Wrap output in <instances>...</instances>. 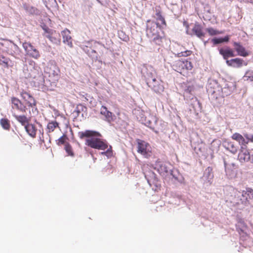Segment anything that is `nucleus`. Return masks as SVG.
Listing matches in <instances>:
<instances>
[{"mask_svg": "<svg viewBox=\"0 0 253 253\" xmlns=\"http://www.w3.org/2000/svg\"><path fill=\"white\" fill-rule=\"evenodd\" d=\"M203 177L205 181L209 184H211L214 178L213 169L211 167H208L204 171Z\"/></svg>", "mask_w": 253, "mask_h": 253, "instance_id": "obj_17", "label": "nucleus"}, {"mask_svg": "<svg viewBox=\"0 0 253 253\" xmlns=\"http://www.w3.org/2000/svg\"><path fill=\"white\" fill-rule=\"evenodd\" d=\"M11 107L23 113L27 114L29 109L20 99L15 97L11 98Z\"/></svg>", "mask_w": 253, "mask_h": 253, "instance_id": "obj_12", "label": "nucleus"}, {"mask_svg": "<svg viewBox=\"0 0 253 253\" xmlns=\"http://www.w3.org/2000/svg\"><path fill=\"white\" fill-rule=\"evenodd\" d=\"M97 44H101L99 42L88 41L86 42V45L83 47V50L90 56H95L97 57V52L94 49Z\"/></svg>", "mask_w": 253, "mask_h": 253, "instance_id": "obj_13", "label": "nucleus"}, {"mask_svg": "<svg viewBox=\"0 0 253 253\" xmlns=\"http://www.w3.org/2000/svg\"><path fill=\"white\" fill-rule=\"evenodd\" d=\"M63 118H64V119L65 120H66V118H65V117H63Z\"/></svg>", "mask_w": 253, "mask_h": 253, "instance_id": "obj_53", "label": "nucleus"}, {"mask_svg": "<svg viewBox=\"0 0 253 253\" xmlns=\"http://www.w3.org/2000/svg\"><path fill=\"white\" fill-rule=\"evenodd\" d=\"M232 138L238 141L240 144L246 146L248 144V141H246L244 137L239 133H235L232 135Z\"/></svg>", "mask_w": 253, "mask_h": 253, "instance_id": "obj_25", "label": "nucleus"}, {"mask_svg": "<svg viewBox=\"0 0 253 253\" xmlns=\"http://www.w3.org/2000/svg\"><path fill=\"white\" fill-rule=\"evenodd\" d=\"M65 149L69 155L71 156H74V153L72 151V148L69 144L67 143L65 145Z\"/></svg>", "mask_w": 253, "mask_h": 253, "instance_id": "obj_44", "label": "nucleus"}, {"mask_svg": "<svg viewBox=\"0 0 253 253\" xmlns=\"http://www.w3.org/2000/svg\"><path fill=\"white\" fill-rule=\"evenodd\" d=\"M226 64L234 68H240L243 66L244 63V60L239 58H236L231 60L226 61Z\"/></svg>", "mask_w": 253, "mask_h": 253, "instance_id": "obj_19", "label": "nucleus"}, {"mask_svg": "<svg viewBox=\"0 0 253 253\" xmlns=\"http://www.w3.org/2000/svg\"><path fill=\"white\" fill-rule=\"evenodd\" d=\"M44 73L52 84H56L60 78V69L55 63H49L45 67Z\"/></svg>", "mask_w": 253, "mask_h": 253, "instance_id": "obj_4", "label": "nucleus"}, {"mask_svg": "<svg viewBox=\"0 0 253 253\" xmlns=\"http://www.w3.org/2000/svg\"><path fill=\"white\" fill-rule=\"evenodd\" d=\"M173 67L176 71L184 76H187L189 71L193 68L192 63L187 59L175 61Z\"/></svg>", "mask_w": 253, "mask_h": 253, "instance_id": "obj_5", "label": "nucleus"}, {"mask_svg": "<svg viewBox=\"0 0 253 253\" xmlns=\"http://www.w3.org/2000/svg\"><path fill=\"white\" fill-rule=\"evenodd\" d=\"M251 161L253 163V155L251 157Z\"/></svg>", "mask_w": 253, "mask_h": 253, "instance_id": "obj_51", "label": "nucleus"}, {"mask_svg": "<svg viewBox=\"0 0 253 253\" xmlns=\"http://www.w3.org/2000/svg\"><path fill=\"white\" fill-rule=\"evenodd\" d=\"M248 1L251 2V3H253V0H247Z\"/></svg>", "mask_w": 253, "mask_h": 253, "instance_id": "obj_50", "label": "nucleus"}, {"mask_svg": "<svg viewBox=\"0 0 253 253\" xmlns=\"http://www.w3.org/2000/svg\"><path fill=\"white\" fill-rule=\"evenodd\" d=\"M68 121H67V122L65 123V125H66V126H67V125H68Z\"/></svg>", "mask_w": 253, "mask_h": 253, "instance_id": "obj_52", "label": "nucleus"}, {"mask_svg": "<svg viewBox=\"0 0 253 253\" xmlns=\"http://www.w3.org/2000/svg\"><path fill=\"white\" fill-rule=\"evenodd\" d=\"M0 65L7 69L13 66L11 60L3 55H0Z\"/></svg>", "mask_w": 253, "mask_h": 253, "instance_id": "obj_26", "label": "nucleus"}, {"mask_svg": "<svg viewBox=\"0 0 253 253\" xmlns=\"http://www.w3.org/2000/svg\"><path fill=\"white\" fill-rule=\"evenodd\" d=\"M142 170L143 171V173L145 175V178L147 179V181L149 182V179L151 177H153L154 176V173L151 170H146L145 169V166H144L142 168Z\"/></svg>", "mask_w": 253, "mask_h": 253, "instance_id": "obj_35", "label": "nucleus"}, {"mask_svg": "<svg viewBox=\"0 0 253 253\" xmlns=\"http://www.w3.org/2000/svg\"><path fill=\"white\" fill-rule=\"evenodd\" d=\"M234 193L236 195H238L240 194V192L238 191L237 190H235Z\"/></svg>", "mask_w": 253, "mask_h": 253, "instance_id": "obj_49", "label": "nucleus"}, {"mask_svg": "<svg viewBox=\"0 0 253 253\" xmlns=\"http://www.w3.org/2000/svg\"><path fill=\"white\" fill-rule=\"evenodd\" d=\"M155 15L153 17L156 19L155 22H159V24H161L167 26V23L165 17L163 15V11L160 5H157L154 9Z\"/></svg>", "mask_w": 253, "mask_h": 253, "instance_id": "obj_14", "label": "nucleus"}, {"mask_svg": "<svg viewBox=\"0 0 253 253\" xmlns=\"http://www.w3.org/2000/svg\"><path fill=\"white\" fill-rule=\"evenodd\" d=\"M192 52L191 50H187L178 53L176 56L178 57H180L182 56L187 57L190 56L192 54Z\"/></svg>", "mask_w": 253, "mask_h": 253, "instance_id": "obj_42", "label": "nucleus"}, {"mask_svg": "<svg viewBox=\"0 0 253 253\" xmlns=\"http://www.w3.org/2000/svg\"><path fill=\"white\" fill-rule=\"evenodd\" d=\"M156 168L161 174H165L169 172V169L166 164L163 162L157 161L156 163Z\"/></svg>", "mask_w": 253, "mask_h": 253, "instance_id": "obj_21", "label": "nucleus"}, {"mask_svg": "<svg viewBox=\"0 0 253 253\" xmlns=\"http://www.w3.org/2000/svg\"><path fill=\"white\" fill-rule=\"evenodd\" d=\"M183 84L185 85L184 93L192 94V92L194 90V86L193 85H187L185 83H183Z\"/></svg>", "mask_w": 253, "mask_h": 253, "instance_id": "obj_39", "label": "nucleus"}, {"mask_svg": "<svg viewBox=\"0 0 253 253\" xmlns=\"http://www.w3.org/2000/svg\"><path fill=\"white\" fill-rule=\"evenodd\" d=\"M247 227H248L246 223L242 220L239 221L236 225L237 230L240 234L241 233H245Z\"/></svg>", "mask_w": 253, "mask_h": 253, "instance_id": "obj_29", "label": "nucleus"}, {"mask_svg": "<svg viewBox=\"0 0 253 253\" xmlns=\"http://www.w3.org/2000/svg\"><path fill=\"white\" fill-rule=\"evenodd\" d=\"M100 114L105 117L107 121L111 122L113 120V113L108 111L106 106H101L100 108Z\"/></svg>", "mask_w": 253, "mask_h": 253, "instance_id": "obj_23", "label": "nucleus"}, {"mask_svg": "<svg viewBox=\"0 0 253 253\" xmlns=\"http://www.w3.org/2000/svg\"><path fill=\"white\" fill-rule=\"evenodd\" d=\"M253 196V190L250 188H247L245 190L242 192L241 197L236 200V203L247 206L249 204V200Z\"/></svg>", "mask_w": 253, "mask_h": 253, "instance_id": "obj_11", "label": "nucleus"}, {"mask_svg": "<svg viewBox=\"0 0 253 253\" xmlns=\"http://www.w3.org/2000/svg\"><path fill=\"white\" fill-rule=\"evenodd\" d=\"M0 124L2 128L6 130H9L10 127L9 121L6 118H2L0 120Z\"/></svg>", "mask_w": 253, "mask_h": 253, "instance_id": "obj_32", "label": "nucleus"}, {"mask_svg": "<svg viewBox=\"0 0 253 253\" xmlns=\"http://www.w3.org/2000/svg\"><path fill=\"white\" fill-rule=\"evenodd\" d=\"M100 3L103 4V3L105 1V0H97Z\"/></svg>", "mask_w": 253, "mask_h": 253, "instance_id": "obj_48", "label": "nucleus"}, {"mask_svg": "<svg viewBox=\"0 0 253 253\" xmlns=\"http://www.w3.org/2000/svg\"><path fill=\"white\" fill-rule=\"evenodd\" d=\"M78 136L81 139L88 138L85 141V144L92 148L104 150L108 148L106 141L97 137H101V134L99 132L86 130L84 131L79 132Z\"/></svg>", "mask_w": 253, "mask_h": 253, "instance_id": "obj_2", "label": "nucleus"}, {"mask_svg": "<svg viewBox=\"0 0 253 253\" xmlns=\"http://www.w3.org/2000/svg\"><path fill=\"white\" fill-rule=\"evenodd\" d=\"M229 40V37L228 36H226L224 38H214L212 40V42L214 45H215L224 42H228Z\"/></svg>", "mask_w": 253, "mask_h": 253, "instance_id": "obj_31", "label": "nucleus"}, {"mask_svg": "<svg viewBox=\"0 0 253 253\" xmlns=\"http://www.w3.org/2000/svg\"><path fill=\"white\" fill-rule=\"evenodd\" d=\"M119 38L122 41L127 42L129 41V38L124 32L120 31L118 32Z\"/></svg>", "mask_w": 253, "mask_h": 253, "instance_id": "obj_38", "label": "nucleus"}, {"mask_svg": "<svg viewBox=\"0 0 253 253\" xmlns=\"http://www.w3.org/2000/svg\"><path fill=\"white\" fill-rule=\"evenodd\" d=\"M67 139V137L66 135H63L61 137H60L58 140H57V144L58 145H62L64 144Z\"/></svg>", "mask_w": 253, "mask_h": 253, "instance_id": "obj_45", "label": "nucleus"}, {"mask_svg": "<svg viewBox=\"0 0 253 253\" xmlns=\"http://www.w3.org/2000/svg\"><path fill=\"white\" fill-rule=\"evenodd\" d=\"M251 156L249 150L244 147H242L238 154V159L241 162H245L250 160Z\"/></svg>", "mask_w": 253, "mask_h": 253, "instance_id": "obj_18", "label": "nucleus"}, {"mask_svg": "<svg viewBox=\"0 0 253 253\" xmlns=\"http://www.w3.org/2000/svg\"><path fill=\"white\" fill-rule=\"evenodd\" d=\"M146 83L147 85L156 93L161 94L164 91L163 82L160 79L157 80L152 76L151 74L147 75Z\"/></svg>", "mask_w": 253, "mask_h": 253, "instance_id": "obj_7", "label": "nucleus"}, {"mask_svg": "<svg viewBox=\"0 0 253 253\" xmlns=\"http://www.w3.org/2000/svg\"><path fill=\"white\" fill-rule=\"evenodd\" d=\"M235 159L228 157L224 159V165L225 172L229 178H233L236 177L238 173V166L234 163Z\"/></svg>", "mask_w": 253, "mask_h": 253, "instance_id": "obj_6", "label": "nucleus"}, {"mask_svg": "<svg viewBox=\"0 0 253 253\" xmlns=\"http://www.w3.org/2000/svg\"><path fill=\"white\" fill-rule=\"evenodd\" d=\"M227 149H229L230 147L232 148L231 151H236V148L234 146V144L232 142H230L228 144Z\"/></svg>", "mask_w": 253, "mask_h": 253, "instance_id": "obj_47", "label": "nucleus"}, {"mask_svg": "<svg viewBox=\"0 0 253 253\" xmlns=\"http://www.w3.org/2000/svg\"><path fill=\"white\" fill-rule=\"evenodd\" d=\"M86 108L82 104L78 105L74 111V113H76V117H79L81 112L86 111Z\"/></svg>", "mask_w": 253, "mask_h": 253, "instance_id": "obj_34", "label": "nucleus"}, {"mask_svg": "<svg viewBox=\"0 0 253 253\" xmlns=\"http://www.w3.org/2000/svg\"><path fill=\"white\" fill-rule=\"evenodd\" d=\"M233 45L238 55L243 57H247L249 55L250 52L247 50L240 42H234Z\"/></svg>", "mask_w": 253, "mask_h": 253, "instance_id": "obj_16", "label": "nucleus"}, {"mask_svg": "<svg viewBox=\"0 0 253 253\" xmlns=\"http://www.w3.org/2000/svg\"><path fill=\"white\" fill-rule=\"evenodd\" d=\"M44 31L43 35L48 38L52 42L58 44L60 42V35L59 33L55 30L50 29L44 26L42 27Z\"/></svg>", "mask_w": 253, "mask_h": 253, "instance_id": "obj_9", "label": "nucleus"}, {"mask_svg": "<svg viewBox=\"0 0 253 253\" xmlns=\"http://www.w3.org/2000/svg\"><path fill=\"white\" fill-rule=\"evenodd\" d=\"M193 33L195 34L198 38H202L205 37V33L203 31L202 26L197 23L194 25V26L192 30Z\"/></svg>", "mask_w": 253, "mask_h": 253, "instance_id": "obj_24", "label": "nucleus"}, {"mask_svg": "<svg viewBox=\"0 0 253 253\" xmlns=\"http://www.w3.org/2000/svg\"><path fill=\"white\" fill-rule=\"evenodd\" d=\"M219 52L226 61L228 60L229 58L235 56L233 50L228 46L220 48L219 49Z\"/></svg>", "mask_w": 253, "mask_h": 253, "instance_id": "obj_15", "label": "nucleus"}, {"mask_svg": "<svg viewBox=\"0 0 253 253\" xmlns=\"http://www.w3.org/2000/svg\"><path fill=\"white\" fill-rule=\"evenodd\" d=\"M247 63H244V65H247Z\"/></svg>", "mask_w": 253, "mask_h": 253, "instance_id": "obj_54", "label": "nucleus"}, {"mask_svg": "<svg viewBox=\"0 0 253 253\" xmlns=\"http://www.w3.org/2000/svg\"><path fill=\"white\" fill-rule=\"evenodd\" d=\"M13 117L24 127L29 124L30 120L25 115H13Z\"/></svg>", "mask_w": 253, "mask_h": 253, "instance_id": "obj_27", "label": "nucleus"}, {"mask_svg": "<svg viewBox=\"0 0 253 253\" xmlns=\"http://www.w3.org/2000/svg\"><path fill=\"white\" fill-rule=\"evenodd\" d=\"M166 27L151 20L146 21V35L151 44L159 46L163 45L166 40L164 29Z\"/></svg>", "mask_w": 253, "mask_h": 253, "instance_id": "obj_1", "label": "nucleus"}, {"mask_svg": "<svg viewBox=\"0 0 253 253\" xmlns=\"http://www.w3.org/2000/svg\"><path fill=\"white\" fill-rule=\"evenodd\" d=\"M19 48L15 44H10L8 47L7 53L11 55L14 56L15 54L19 52Z\"/></svg>", "mask_w": 253, "mask_h": 253, "instance_id": "obj_30", "label": "nucleus"}, {"mask_svg": "<svg viewBox=\"0 0 253 253\" xmlns=\"http://www.w3.org/2000/svg\"><path fill=\"white\" fill-rule=\"evenodd\" d=\"M244 80L247 81H253V72L251 71H247L244 77Z\"/></svg>", "mask_w": 253, "mask_h": 253, "instance_id": "obj_41", "label": "nucleus"}, {"mask_svg": "<svg viewBox=\"0 0 253 253\" xmlns=\"http://www.w3.org/2000/svg\"><path fill=\"white\" fill-rule=\"evenodd\" d=\"M24 9L28 12L32 14L35 12L37 9L33 6H31L27 4H23Z\"/></svg>", "mask_w": 253, "mask_h": 253, "instance_id": "obj_40", "label": "nucleus"}, {"mask_svg": "<svg viewBox=\"0 0 253 253\" xmlns=\"http://www.w3.org/2000/svg\"><path fill=\"white\" fill-rule=\"evenodd\" d=\"M29 55L35 59H39L41 56L40 52L36 48H35L31 52H30Z\"/></svg>", "mask_w": 253, "mask_h": 253, "instance_id": "obj_37", "label": "nucleus"}, {"mask_svg": "<svg viewBox=\"0 0 253 253\" xmlns=\"http://www.w3.org/2000/svg\"><path fill=\"white\" fill-rule=\"evenodd\" d=\"M20 96L23 100L24 104L28 108L29 114L31 115V111L33 113L37 111L36 101L34 98L28 92L23 90L20 92Z\"/></svg>", "mask_w": 253, "mask_h": 253, "instance_id": "obj_8", "label": "nucleus"}, {"mask_svg": "<svg viewBox=\"0 0 253 253\" xmlns=\"http://www.w3.org/2000/svg\"><path fill=\"white\" fill-rule=\"evenodd\" d=\"M244 136L245 137L246 141H248V143L249 142H253V134L250 135L245 133H244Z\"/></svg>", "mask_w": 253, "mask_h": 253, "instance_id": "obj_46", "label": "nucleus"}, {"mask_svg": "<svg viewBox=\"0 0 253 253\" xmlns=\"http://www.w3.org/2000/svg\"><path fill=\"white\" fill-rule=\"evenodd\" d=\"M23 47L27 53V54H29L30 52H31L35 47L29 42H25L23 43Z\"/></svg>", "mask_w": 253, "mask_h": 253, "instance_id": "obj_33", "label": "nucleus"}, {"mask_svg": "<svg viewBox=\"0 0 253 253\" xmlns=\"http://www.w3.org/2000/svg\"><path fill=\"white\" fill-rule=\"evenodd\" d=\"M137 152L148 158L152 155L151 148L149 144L143 140H137Z\"/></svg>", "mask_w": 253, "mask_h": 253, "instance_id": "obj_10", "label": "nucleus"}, {"mask_svg": "<svg viewBox=\"0 0 253 253\" xmlns=\"http://www.w3.org/2000/svg\"><path fill=\"white\" fill-rule=\"evenodd\" d=\"M206 31L211 36H215V35L221 34L222 33V32L219 31L216 29H213L212 27H210V28H207Z\"/></svg>", "mask_w": 253, "mask_h": 253, "instance_id": "obj_36", "label": "nucleus"}, {"mask_svg": "<svg viewBox=\"0 0 253 253\" xmlns=\"http://www.w3.org/2000/svg\"><path fill=\"white\" fill-rule=\"evenodd\" d=\"M57 127L59 128V124L57 122L51 121L49 122L46 126L47 133L53 132Z\"/></svg>", "mask_w": 253, "mask_h": 253, "instance_id": "obj_28", "label": "nucleus"}, {"mask_svg": "<svg viewBox=\"0 0 253 253\" xmlns=\"http://www.w3.org/2000/svg\"><path fill=\"white\" fill-rule=\"evenodd\" d=\"M25 128L26 132L30 136L33 138L36 137L37 129L34 125L29 123L25 126Z\"/></svg>", "mask_w": 253, "mask_h": 253, "instance_id": "obj_22", "label": "nucleus"}, {"mask_svg": "<svg viewBox=\"0 0 253 253\" xmlns=\"http://www.w3.org/2000/svg\"><path fill=\"white\" fill-rule=\"evenodd\" d=\"M208 91L216 99L224 98L230 93V90L228 87L222 88L216 81H212L209 83L208 86Z\"/></svg>", "mask_w": 253, "mask_h": 253, "instance_id": "obj_3", "label": "nucleus"}, {"mask_svg": "<svg viewBox=\"0 0 253 253\" xmlns=\"http://www.w3.org/2000/svg\"><path fill=\"white\" fill-rule=\"evenodd\" d=\"M63 37V42L67 44L70 47H73L72 40L70 35V32L68 29H65L61 32Z\"/></svg>", "mask_w": 253, "mask_h": 253, "instance_id": "obj_20", "label": "nucleus"}, {"mask_svg": "<svg viewBox=\"0 0 253 253\" xmlns=\"http://www.w3.org/2000/svg\"><path fill=\"white\" fill-rule=\"evenodd\" d=\"M101 154L103 155L106 156L108 158H110L113 156V151L112 149V146H110L109 149H107V151L105 152H102Z\"/></svg>", "mask_w": 253, "mask_h": 253, "instance_id": "obj_43", "label": "nucleus"}]
</instances>
